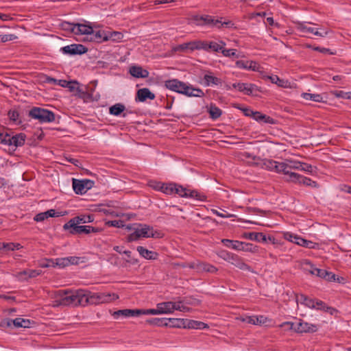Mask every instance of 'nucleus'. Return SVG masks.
<instances>
[{"label": "nucleus", "instance_id": "24", "mask_svg": "<svg viewBox=\"0 0 351 351\" xmlns=\"http://www.w3.org/2000/svg\"><path fill=\"white\" fill-rule=\"evenodd\" d=\"M136 250L139 254L147 260H156L158 258V254L154 251H151L143 246H138Z\"/></svg>", "mask_w": 351, "mask_h": 351}, {"label": "nucleus", "instance_id": "13", "mask_svg": "<svg viewBox=\"0 0 351 351\" xmlns=\"http://www.w3.org/2000/svg\"><path fill=\"white\" fill-rule=\"evenodd\" d=\"M110 313L114 319L140 315V312L138 309H121L116 311H110Z\"/></svg>", "mask_w": 351, "mask_h": 351}, {"label": "nucleus", "instance_id": "41", "mask_svg": "<svg viewBox=\"0 0 351 351\" xmlns=\"http://www.w3.org/2000/svg\"><path fill=\"white\" fill-rule=\"evenodd\" d=\"M240 244L238 250L250 252H256L258 250L257 246L252 243L240 241Z\"/></svg>", "mask_w": 351, "mask_h": 351}, {"label": "nucleus", "instance_id": "4", "mask_svg": "<svg viewBox=\"0 0 351 351\" xmlns=\"http://www.w3.org/2000/svg\"><path fill=\"white\" fill-rule=\"evenodd\" d=\"M163 233L158 230H154V228L146 224H138V227L134 228V231L130 234L128 237L129 241H137L140 238H162Z\"/></svg>", "mask_w": 351, "mask_h": 351}, {"label": "nucleus", "instance_id": "42", "mask_svg": "<svg viewBox=\"0 0 351 351\" xmlns=\"http://www.w3.org/2000/svg\"><path fill=\"white\" fill-rule=\"evenodd\" d=\"M189 192V189L183 187L182 185H180L178 184L174 183L173 193L178 194L181 197L187 198Z\"/></svg>", "mask_w": 351, "mask_h": 351}, {"label": "nucleus", "instance_id": "2", "mask_svg": "<svg viewBox=\"0 0 351 351\" xmlns=\"http://www.w3.org/2000/svg\"><path fill=\"white\" fill-rule=\"evenodd\" d=\"M165 86L174 92L184 95L187 97H201L204 95L203 90L200 88H193L192 86L178 79L168 80L165 82Z\"/></svg>", "mask_w": 351, "mask_h": 351}, {"label": "nucleus", "instance_id": "28", "mask_svg": "<svg viewBox=\"0 0 351 351\" xmlns=\"http://www.w3.org/2000/svg\"><path fill=\"white\" fill-rule=\"evenodd\" d=\"M167 326L170 328H186V319L167 318Z\"/></svg>", "mask_w": 351, "mask_h": 351}, {"label": "nucleus", "instance_id": "63", "mask_svg": "<svg viewBox=\"0 0 351 351\" xmlns=\"http://www.w3.org/2000/svg\"><path fill=\"white\" fill-rule=\"evenodd\" d=\"M233 253L228 252L226 250H221L217 253V256L223 260L228 262Z\"/></svg>", "mask_w": 351, "mask_h": 351}, {"label": "nucleus", "instance_id": "1", "mask_svg": "<svg viewBox=\"0 0 351 351\" xmlns=\"http://www.w3.org/2000/svg\"><path fill=\"white\" fill-rule=\"evenodd\" d=\"M55 306H84L85 289L58 290Z\"/></svg>", "mask_w": 351, "mask_h": 351}, {"label": "nucleus", "instance_id": "59", "mask_svg": "<svg viewBox=\"0 0 351 351\" xmlns=\"http://www.w3.org/2000/svg\"><path fill=\"white\" fill-rule=\"evenodd\" d=\"M9 119L13 122H16L19 117V112L16 109H11L8 113Z\"/></svg>", "mask_w": 351, "mask_h": 351}, {"label": "nucleus", "instance_id": "15", "mask_svg": "<svg viewBox=\"0 0 351 351\" xmlns=\"http://www.w3.org/2000/svg\"><path fill=\"white\" fill-rule=\"evenodd\" d=\"M189 267L195 269L198 271H206L210 274H215L218 271V269L215 266L206 262L192 263L189 265Z\"/></svg>", "mask_w": 351, "mask_h": 351}, {"label": "nucleus", "instance_id": "33", "mask_svg": "<svg viewBox=\"0 0 351 351\" xmlns=\"http://www.w3.org/2000/svg\"><path fill=\"white\" fill-rule=\"evenodd\" d=\"M160 314H170L173 312L174 302H165L158 304Z\"/></svg>", "mask_w": 351, "mask_h": 351}, {"label": "nucleus", "instance_id": "57", "mask_svg": "<svg viewBox=\"0 0 351 351\" xmlns=\"http://www.w3.org/2000/svg\"><path fill=\"white\" fill-rule=\"evenodd\" d=\"M106 225L109 227L123 228L124 221L121 219L108 221L106 222Z\"/></svg>", "mask_w": 351, "mask_h": 351}, {"label": "nucleus", "instance_id": "35", "mask_svg": "<svg viewBox=\"0 0 351 351\" xmlns=\"http://www.w3.org/2000/svg\"><path fill=\"white\" fill-rule=\"evenodd\" d=\"M187 198L194 199L199 202H206L207 200V196L204 194V193L197 190L189 189Z\"/></svg>", "mask_w": 351, "mask_h": 351}, {"label": "nucleus", "instance_id": "60", "mask_svg": "<svg viewBox=\"0 0 351 351\" xmlns=\"http://www.w3.org/2000/svg\"><path fill=\"white\" fill-rule=\"evenodd\" d=\"M236 51H237L236 49H224V47H223L222 49L221 53H222L223 56H224L226 57L234 56L237 58H238L240 56L238 54L236 53Z\"/></svg>", "mask_w": 351, "mask_h": 351}, {"label": "nucleus", "instance_id": "53", "mask_svg": "<svg viewBox=\"0 0 351 351\" xmlns=\"http://www.w3.org/2000/svg\"><path fill=\"white\" fill-rule=\"evenodd\" d=\"M140 312V315H160V310L158 308V304L156 305V308H150V309H138Z\"/></svg>", "mask_w": 351, "mask_h": 351}, {"label": "nucleus", "instance_id": "43", "mask_svg": "<svg viewBox=\"0 0 351 351\" xmlns=\"http://www.w3.org/2000/svg\"><path fill=\"white\" fill-rule=\"evenodd\" d=\"M20 247L21 245L19 243L0 242V250L14 251L15 250H19Z\"/></svg>", "mask_w": 351, "mask_h": 351}, {"label": "nucleus", "instance_id": "37", "mask_svg": "<svg viewBox=\"0 0 351 351\" xmlns=\"http://www.w3.org/2000/svg\"><path fill=\"white\" fill-rule=\"evenodd\" d=\"M56 210L54 209H50L43 213L37 214L34 219L36 221H43L49 217H53L56 216Z\"/></svg>", "mask_w": 351, "mask_h": 351}, {"label": "nucleus", "instance_id": "23", "mask_svg": "<svg viewBox=\"0 0 351 351\" xmlns=\"http://www.w3.org/2000/svg\"><path fill=\"white\" fill-rule=\"evenodd\" d=\"M130 74L136 78H147L149 77V71L143 69L140 66H132L129 69Z\"/></svg>", "mask_w": 351, "mask_h": 351}, {"label": "nucleus", "instance_id": "16", "mask_svg": "<svg viewBox=\"0 0 351 351\" xmlns=\"http://www.w3.org/2000/svg\"><path fill=\"white\" fill-rule=\"evenodd\" d=\"M292 178H293L295 180L293 183L294 184H304L306 186H310L312 188H318L319 184L316 181H314L311 180L309 178L303 176L299 173L298 174H293L291 175Z\"/></svg>", "mask_w": 351, "mask_h": 351}, {"label": "nucleus", "instance_id": "18", "mask_svg": "<svg viewBox=\"0 0 351 351\" xmlns=\"http://www.w3.org/2000/svg\"><path fill=\"white\" fill-rule=\"evenodd\" d=\"M156 97L154 93L150 91V90L147 88H143L138 89L136 92L135 101L144 102L147 99L153 100Z\"/></svg>", "mask_w": 351, "mask_h": 351}, {"label": "nucleus", "instance_id": "32", "mask_svg": "<svg viewBox=\"0 0 351 351\" xmlns=\"http://www.w3.org/2000/svg\"><path fill=\"white\" fill-rule=\"evenodd\" d=\"M282 168L280 169V173H282L285 176V181L288 182H293L294 181V178H292V176L293 174H298L297 173H295V172H292L291 170V169H289V167H288V165H287V163L285 162V161H282Z\"/></svg>", "mask_w": 351, "mask_h": 351}, {"label": "nucleus", "instance_id": "40", "mask_svg": "<svg viewBox=\"0 0 351 351\" xmlns=\"http://www.w3.org/2000/svg\"><path fill=\"white\" fill-rule=\"evenodd\" d=\"M125 110V106L121 103L115 104L109 108V113L114 116H119Z\"/></svg>", "mask_w": 351, "mask_h": 351}, {"label": "nucleus", "instance_id": "36", "mask_svg": "<svg viewBox=\"0 0 351 351\" xmlns=\"http://www.w3.org/2000/svg\"><path fill=\"white\" fill-rule=\"evenodd\" d=\"M226 46V43L223 40H219V43L215 41L208 42V53L210 52H219Z\"/></svg>", "mask_w": 351, "mask_h": 351}, {"label": "nucleus", "instance_id": "3", "mask_svg": "<svg viewBox=\"0 0 351 351\" xmlns=\"http://www.w3.org/2000/svg\"><path fill=\"white\" fill-rule=\"evenodd\" d=\"M119 296L115 293L104 292H91L85 289L84 306L87 305H98L116 300Z\"/></svg>", "mask_w": 351, "mask_h": 351}, {"label": "nucleus", "instance_id": "64", "mask_svg": "<svg viewBox=\"0 0 351 351\" xmlns=\"http://www.w3.org/2000/svg\"><path fill=\"white\" fill-rule=\"evenodd\" d=\"M327 306H328L327 304L324 302H323L320 300L316 299L315 307L314 309L320 310V311H322L324 312L326 311V308H327Z\"/></svg>", "mask_w": 351, "mask_h": 351}, {"label": "nucleus", "instance_id": "26", "mask_svg": "<svg viewBox=\"0 0 351 351\" xmlns=\"http://www.w3.org/2000/svg\"><path fill=\"white\" fill-rule=\"evenodd\" d=\"M297 302L304 305L309 308H315L316 299L310 298L304 294H300L297 295Z\"/></svg>", "mask_w": 351, "mask_h": 351}, {"label": "nucleus", "instance_id": "11", "mask_svg": "<svg viewBox=\"0 0 351 351\" xmlns=\"http://www.w3.org/2000/svg\"><path fill=\"white\" fill-rule=\"evenodd\" d=\"M228 263L242 271H246L253 274L256 273L251 266L245 263L241 257L235 254H232Z\"/></svg>", "mask_w": 351, "mask_h": 351}, {"label": "nucleus", "instance_id": "50", "mask_svg": "<svg viewBox=\"0 0 351 351\" xmlns=\"http://www.w3.org/2000/svg\"><path fill=\"white\" fill-rule=\"evenodd\" d=\"M173 187L174 183H163L162 189H161V192L166 195H172L173 194Z\"/></svg>", "mask_w": 351, "mask_h": 351}, {"label": "nucleus", "instance_id": "52", "mask_svg": "<svg viewBox=\"0 0 351 351\" xmlns=\"http://www.w3.org/2000/svg\"><path fill=\"white\" fill-rule=\"evenodd\" d=\"M276 160L271 159H264L262 161V167L268 171H272Z\"/></svg>", "mask_w": 351, "mask_h": 351}, {"label": "nucleus", "instance_id": "10", "mask_svg": "<svg viewBox=\"0 0 351 351\" xmlns=\"http://www.w3.org/2000/svg\"><path fill=\"white\" fill-rule=\"evenodd\" d=\"M296 29L302 33H310L320 37H324L328 34V32L322 30L319 32L317 28L307 27L306 22H295Z\"/></svg>", "mask_w": 351, "mask_h": 351}, {"label": "nucleus", "instance_id": "20", "mask_svg": "<svg viewBox=\"0 0 351 351\" xmlns=\"http://www.w3.org/2000/svg\"><path fill=\"white\" fill-rule=\"evenodd\" d=\"M236 66L239 69H246L249 71H259V65L255 61H248V60H237L235 62Z\"/></svg>", "mask_w": 351, "mask_h": 351}, {"label": "nucleus", "instance_id": "17", "mask_svg": "<svg viewBox=\"0 0 351 351\" xmlns=\"http://www.w3.org/2000/svg\"><path fill=\"white\" fill-rule=\"evenodd\" d=\"M88 38L91 42L101 43L108 40L107 31L103 29L94 30L93 28L92 32Z\"/></svg>", "mask_w": 351, "mask_h": 351}, {"label": "nucleus", "instance_id": "25", "mask_svg": "<svg viewBox=\"0 0 351 351\" xmlns=\"http://www.w3.org/2000/svg\"><path fill=\"white\" fill-rule=\"evenodd\" d=\"M191 21L197 26L208 25V23L212 22L210 15H194L191 17Z\"/></svg>", "mask_w": 351, "mask_h": 351}, {"label": "nucleus", "instance_id": "21", "mask_svg": "<svg viewBox=\"0 0 351 351\" xmlns=\"http://www.w3.org/2000/svg\"><path fill=\"white\" fill-rule=\"evenodd\" d=\"M252 114L253 115L252 118L258 123H267L271 125L276 123V120L269 116L261 113L259 111H254V114Z\"/></svg>", "mask_w": 351, "mask_h": 351}, {"label": "nucleus", "instance_id": "14", "mask_svg": "<svg viewBox=\"0 0 351 351\" xmlns=\"http://www.w3.org/2000/svg\"><path fill=\"white\" fill-rule=\"evenodd\" d=\"M232 86L247 95H252L254 93L258 90V86L251 83H234Z\"/></svg>", "mask_w": 351, "mask_h": 351}, {"label": "nucleus", "instance_id": "22", "mask_svg": "<svg viewBox=\"0 0 351 351\" xmlns=\"http://www.w3.org/2000/svg\"><path fill=\"white\" fill-rule=\"evenodd\" d=\"M250 240L256 241L261 243H267V241H269L274 243V237H267L263 232H250L247 237Z\"/></svg>", "mask_w": 351, "mask_h": 351}, {"label": "nucleus", "instance_id": "19", "mask_svg": "<svg viewBox=\"0 0 351 351\" xmlns=\"http://www.w3.org/2000/svg\"><path fill=\"white\" fill-rule=\"evenodd\" d=\"M11 322L13 323V325L16 328H29L32 327L35 322L33 320H30L29 319H24L22 317H16L14 319H10L8 322L7 325L10 326Z\"/></svg>", "mask_w": 351, "mask_h": 351}, {"label": "nucleus", "instance_id": "58", "mask_svg": "<svg viewBox=\"0 0 351 351\" xmlns=\"http://www.w3.org/2000/svg\"><path fill=\"white\" fill-rule=\"evenodd\" d=\"M296 325H297V323H293L291 322H282V324H280L279 325V327L281 328H284L286 326H287V328L285 329L286 330H293L294 332H295Z\"/></svg>", "mask_w": 351, "mask_h": 351}, {"label": "nucleus", "instance_id": "55", "mask_svg": "<svg viewBox=\"0 0 351 351\" xmlns=\"http://www.w3.org/2000/svg\"><path fill=\"white\" fill-rule=\"evenodd\" d=\"M316 169L315 167L312 166L310 164L302 162L300 170L307 173H313Z\"/></svg>", "mask_w": 351, "mask_h": 351}, {"label": "nucleus", "instance_id": "12", "mask_svg": "<svg viewBox=\"0 0 351 351\" xmlns=\"http://www.w3.org/2000/svg\"><path fill=\"white\" fill-rule=\"evenodd\" d=\"M318 328L316 324H313L304 322L303 319H298L295 326V332L297 333H313L317 330Z\"/></svg>", "mask_w": 351, "mask_h": 351}, {"label": "nucleus", "instance_id": "30", "mask_svg": "<svg viewBox=\"0 0 351 351\" xmlns=\"http://www.w3.org/2000/svg\"><path fill=\"white\" fill-rule=\"evenodd\" d=\"M209 326L207 324L196 320L186 319V328L191 329H206L208 328Z\"/></svg>", "mask_w": 351, "mask_h": 351}, {"label": "nucleus", "instance_id": "7", "mask_svg": "<svg viewBox=\"0 0 351 351\" xmlns=\"http://www.w3.org/2000/svg\"><path fill=\"white\" fill-rule=\"evenodd\" d=\"M94 221L93 215H81L73 217L63 226V230H66L73 226H77L80 223H90Z\"/></svg>", "mask_w": 351, "mask_h": 351}, {"label": "nucleus", "instance_id": "8", "mask_svg": "<svg viewBox=\"0 0 351 351\" xmlns=\"http://www.w3.org/2000/svg\"><path fill=\"white\" fill-rule=\"evenodd\" d=\"M60 51L65 55L75 56L82 55L87 52L88 49L82 44H71L61 47Z\"/></svg>", "mask_w": 351, "mask_h": 351}, {"label": "nucleus", "instance_id": "48", "mask_svg": "<svg viewBox=\"0 0 351 351\" xmlns=\"http://www.w3.org/2000/svg\"><path fill=\"white\" fill-rule=\"evenodd\" d=\"M108 40H112L113 41H120L123 39V35L119 32H110L107 31Z\"/></svg>", "mask_w": 351, "mask_h": 351}, {"label": "nucleus", "instance_id": "61", "mask_svg": "<svg viewBox=\"0 0 351 351\" xmlns=\"http://www.w3.org/2000/svg\"><path fill=\"white\" fill-rule=\"evenodd\" d=\"M56 265L61 268H64L65 267L70 265L68 261V258L66 257L56 258Z\"/></svg>", "mask_w": 351, "mask_h": 351}, {"label": "nucleus", "instance_id": "6", "mask_svg": "<svg viewBox=\"0 0 351 351\" xmlns=\"http://www.w3.org/2000/svg\"><path fill=\"white\" fill-rule=\"evenodd\" d=\"M73 189L77 195L85 194L88 190L94 186V182L88 179L77 180L73 178Z\"/></svg>", "mask_w": 351, "mask_h": 351}, {"label": "nucleus", "instance_id": "44", "mask_svg": "<svg viewBox=\"0 0 351 351\" xmlns=\"http://www.w3.org/2000/svg\"><path fill=\"white\" fill-rule=\"evenodd\" d=\"M208 112L210 117L214 120L217 119L222 114L221 110L215 105L211 104Z\"/></svg>", "mask_w": 351, "mask_h": 351}, {"label": "nucleus", "instance_id": "62", "mask_svg": "<svg viewBox=\"0 0 351 351\" xmlns=\"http://www.w3.org/2000/svg\"><path fill=\"white\" fill-rule=\"evenodd\" d=\"M162 184H163V182H158L156 180H151L149 182V186L152 189H153L156 191H161V189H162Z\"/></svg>", "mask_w": 351, "mask_h": 351}, {"label": "nucleus", "instance_id": "31", "mask_svg": "<svg viewBox=\"0 0 351 351\" xmlns=\"http://www.w3.org/2000/svg\"><path fill=\"white\" fill-rule=\"evenodd\" d=\"M315 272H316V276L325 279L328 281L332 282L336 280L335 274L326 269L318 268L317 270H315Z\"/></svg>", "mask_w": 351, "mask_h": 351}, {"label": "nucleus", "instance_id": "29", "mask_svg": "<svg viewBox=\"0 0 351 351\" xmlns=\"http://www.w3.org/2000/svg\"><path fill=\"white\" fill-rule=\"evenodd\" d=\"M93 27L86 24L76 23L75 33V35H87L89 36L92 32Z\"/></svg>", "mask_w": 351, "mask_h": 351}, {"label": "nucleus", "instance_id": "54", "mask_svg": "<svg viewBox=\"0 0 351 351\" xmlns=\"http://www.w3.org/2000/svg\"><path fill=\"white\" fill-rule=\"evenodd\" d=\"M211 212L214 215H216L217 216H219L221 218H231V217H235L234 215L228 213L227 211L223 210V212H219L216 209H211Z\"/></svg>", "mask_w": 351, "mask_h": 351}, {"label": "nucleus", "instance_id": "51", "mask_svg": "<svg viewBox=\"0 0 351 351\" xmlns=\"http://www.w3.org/2000/svg\"><path fill=\"white\" fill-rule=\"evenodd\" d=\"M180 311L182 312L189 311V308L184 304V301L180 300L174 302L173 311Z\"/></svg>", "mask_w": 351, "mask_h": 351}, {"label": "nucleus", "instance_id": "56", "mask_svg": "<svg viewBox=\"0 0 351 351\" xmlns=\"http://www.w3.org/2000/svg\"><path fill=\"white\" fill-rule=\"evenodd\" d=\"M76 23H72L69 22H63L61 25L62 29L69 31L73 34L75 33Z\"/></svg>", "mask_w": 351, "mask_h": 351}, {"label": "nucleus", "instance_id": "5", "mask_svg": "<svg viewBox=\"0 0 351 351\" xmlns=\"http://www.w3.org/2000/svg\"><path fill=\"white\" fill-rule=\"evenodd\" d=\"M28 116L40 123H51L56 119V115L52 111L36 106L29 110Z\"/></svg>", "mask_w": 351, "mask_h": 351}, {"label": "nucleus", "instance_id": "9", "mask_svg": "<svg viewBox=\"0 0 351 351\" xmlns=\"http://www.w3.org/2000/svg\"><path fill=\"white\" fill-rule=\"evenodd\" d=\"M71 234H88L91 232L98 233L102 231V228H95L90 226H73L69 229H66Z\"/></svg>", "mask_w": 351, "mask_h": 351}, {"label": "nucleus", "instance_id": "38", "mask_svg": "<svg viewBox=\"0 0 351 351\" xmlns=\"http://www.w3.org/2000/svg\"><path fill=\"white\" fill-rule=\"evenodd\" d=\"M293 243H295L298 245L305 247L309 249H313L315 247V243L311 241L306 240L303 239L302 237L298 236V237L293 238Z\"/></svg>", "mask_w": 351, "mask_h": 351}, {"label": "nucleus", "instance_id": "39", "mask_svg": "<svg viewBox=\"0 0 351 351\" xmlns=\"http://www.w3.org/2000/svg\"><path fill=\"white\" fill-rule=\"evenodd\" d=\"M204 81L206 86L219 85L221 84L222 80L220 78L213 75L206 74L204 76Z\"/></svg>", "mask_w": 351, "mask_h": 351}, {"label": "nucleus", "instance_id": "47", "mask_svg": "<svg viewBox=\"0 0 351 351\" xmlns=\"http://www.w3.org/2000/svg\"><path fill=\"white\" fill-rule=\"evenodd\" d=\"M147 322L153 326H167V318H151Z\"/></svg>", "mask_w": 351, "mask_h": 351}, {"label": "nucleus", "instance_id": "46", "mask_svg": "<svg viewBox=\"0 0 351 351\" xmlns=\"http://www.w3.org/2000/svg\"><path fill=\"white\" fill-rule=\"evenodd\" d=\"M221 243L226 247L232 248L238 250L239 248L240 241L237 240H230L228 239H223L221 240Z\"/></svg>", "mask_w": 351, "mask_h": 351}, {"label": "nucleus", "instance_id": "27", "mask_svg": "<svg viewBox=\"0 0 351 351\" xmlns=\"http://www.w3.org/2000/svg\"><path fill=\"white\" fill-rule=\"evenodd\" d=\"M41 274L40 270L36 269H27L18 273V278L23 280H27L28 278H35Z\"/></svg>", "mask_w": 351, "mask_h": 351}, {"label": "nucleus", "instance_id": "34", "mask_svg": "<svg viewBox=\"0 0 351 351\" xmlns=\"http://www.w3.org/2000/svg\"><path fill=\"white\" fill-rule=\"evenodd\" d=\"M11 139L10 145H14L16 147H21L25 144L26 135L24 133H20L12 136Z\"/></svg>", "mask_w": 351, "mask_h": 351}, {"label": "nucleus", "instance_id": "45", "mask_svg": "<svg viewBox=\"0 0 351 351\" xmlns=\"http://www.w3.org/2000/svg\"><path fill=\"white\" fill-rule=\"evenodd\" d=\"M302 97L306 100H310L316 102H321L323 100V97L319 94L304 93L302 94Z\"/></svg>", "mask_w": 351, "mask_h": 351}, {"label": "nucleus", "instance_id": "49", "mask_svg": "<svg viewBox=\"0 0 351 351\" xmlns=\"http://www.w3.org/2000/svg\"><path fill=\"white\" fill-rule=\"evenodd\" d=\"M284 161L291 169L300 170V166L302 165V162L296 160L285 159Z\"/></svg>", "mask_w": 351, "mask_h": 351}]
</instances>
